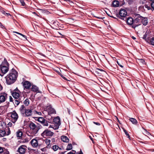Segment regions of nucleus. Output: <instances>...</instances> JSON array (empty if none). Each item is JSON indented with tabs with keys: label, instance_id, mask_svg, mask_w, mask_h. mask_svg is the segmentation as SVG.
I'll use <instances>...</instances> for the list:
<instances>
[{
	"label": "nucleus",
	"instance_id": "69168bd1",
	"mask_svg": "<svg viewBox=\"0 0 154 154\" xmlns=\"http://www.w3.org/2000/svg\"><path fill=\"white\" fill-rule=\"evenodd\" d=\"M3 13V14H4L5 15H6V13L5 11H4L3 12V13Z\"/></svg>",
	"mask_w": 154,
	"mask_h": 154
},
{
	"label": "nucleus",
	"instance_id": "79ce46f5",
	"mask_svg": "<svg viewBox=\"0 0 154 154\" xmlns=\"http://www.w3.org/2000/svg\"><path fill=\"white\" fill-rule=\"evenodd\" d=\"M108 122V124H109V125L110 126H112V125H111V124H110V123H112V121L111 120H109V121Z\"/></svg>",
	"mask_w": 154,
	"mask_h": 154
},
{
	"label": "nucleus",
	"instance_id": "4be33fe9",
	"mask_svg": "<svg viewBox=\"0 0 154 154\" xmlns=\"http://www.w3.org/2000/svg\"><path fill=\"white\" fill-rule=\"evenodd\" d=\"M22 132L20 130H18L16 132L17 136L18 137H19L20 138H21V137H22Z\"/></svg>",
	"mask_w": 154,
	"mask_h": 154
},
{
	"label": "nucleus",
	"instance_id": "864d4df0",
	"mask_svg": "<svg viewBox=\"0 0 154 154\" xmlns=\"http://www.w3.org/2000/svg\"><path fill=\"white\" fill-rule=\"evenodd\" d=\"M49 112V113H54L55 112V110H54L53 109L52 112Z\"/></svg>",
	"mask_w": 154,
	"mask_h": 154
},
{
	"label": "nucleus",
	"instance_id": "39448f33",
	"mask_svg": "<svg viewBox=\"0 0 154 154\" xmlns=\"http://www.w3.org/2000/svg\"><path fill=\"white\" fill-rule=\"evenodd\" d=\"M54 134V133L48 129L45 130L42 134V136L44 137H46L52 136Z\"/></svg>",
	"mask_w": 154,
	"mask_h": 154
},
{
	"label": "nucleus",
	"instance_id": "f8f14e48",
	"mask_svg": "<svg viewBox=\"0 0 154 154\" xmlns=\"http://www.w3.org/2000/svg\"><path fill=\"white\" fill-rule=\"evenodd\" d=\"M127 23L129 25H131L133 24L134 25V20L131 17H129L127 18Z\"/></svg>",
	"mask_w": 154,
	"mask_h": 154
},
{
	"label": "nucleus",
	"instance_id": "20e7f679",
	"mask_svg": "<svg viewBox=\"0 0 154 154\" xmlns=\"http://www.w3.org/2000/svg\"><path fill=\"white\" fill-rule=\"evenodd\" d=\"M11 115V116L12 118V121L13 123H14L17 120L18 116L17 113L15 111L9 113Z\"/></svg>",
	"mask_w": 154,
	"mask_h": 154
},
{
	"label": "nucleus",
	"instance_id": "f03ea898",
	"mask_svg": "<svg viewBox=\"0 0 154 154\" xmlns=\"http://www.w3.org/2000/svg\"><path fill=\"white\" fill-rule=\"evenodd\" d=\"M29 126L30 128V130L32 132L31 134L32 135H35L40 129V128L39 126L36 125L32 122H30Z\"/></svg>",
	"mask_w": 154,
	"mask_h": 154
},
{
	"label": "nucleus",
	"instance_id": "0e129e2a",
	"mask_svg": "<svg viewBox=\"0 0 154 154\" xmlns=\"http://www.w3.org/2000/svg\"><path fill=\"white\" fill-rule=\"evenodd\" d=\"M123 129L124 131L125 132H125H127L123 128Z\"/></svg>",
	"mask_w": 154,
	"mask_h": 154
},
{
	"label": "nucleus",
	"instance_id": "052dcab7",
	"mask_svg": "<svg viewBox=\"0 0 154 154\" xmlns=\"http://www.w3.org/2000/svg\"><path fill=\"white\" fill-rule=\"evenodd\" d=\"M150 150L151 151L154 152V149H151Z\"/></svg>",
	"mask_w": 154,
	"mask_h": 154
},
{
	"label": "nucleus",
	"instance_id": "a878e982",
	"mask_svg": "<svg viewBox=\"0 0 154 154\" xmlns=\"http://www.w3.org/2000/svg\"><path fill=\"white\" fill-rule=\"evenodd\" d=\"M142 128L144 130V131L143 132V134H144L147 136H148L151 135V134L149 132H148L147 131H146V130L143 127Z\"/></svg>",
	"mask_w": 154,
	"mask_h": 154
},
{
	"label": "nucleus",
	"instance_id": "4d7b16f0",
	"mask_svg": "<svg viewBox=\"0 0 154 154\" xmlns=\"http://www.w3.org/2000/svg\"><path fill=\"white\" fill-rule=\"evenodd\" d=\"M66 152H63L60 153V154H65V153Z\"/></svg>",
	"mask_w": 154,
	"mask_h": 154
},
{
	"label": "nucleus",
	"instance_id": "473e14b6",
	"mask_svg": "<svg viewBox=\"0 0 154 154\" xmlns=\"http://www.w3.org/2000/svg\"><path fill=\"white\" fill-rule=\"evenodd\" d=\"M42 124H43V125L45 126H48V121L45 120H44Z\"/></svg>",
	"mask_w": 154,
	"mask_h": 154
},
{
	"label": "nucleus",
	"instance_id": "c756f323",
	"mask_svg": "<svg viewBox=\"0 0 154 154\" xmlns=\"http://www.w3.org/2000/svg\"><path fill=\"white\" fill-rule=\"evenodd\" d=\"M72 149V146L71 144H69L66 147V149L67 150H70Z\"/></svg>",
	"mask_w": 154,
	"mask_h": 154
},
{
	"label": "nucleus",
	"instance_id": "9b49d317",
	"mask_svg": "<svg viewBox=\"0 0 154 154\" xmlns=\"http://www.w3.org/2000/svg\"><path fill=\"white\" fill-rule=\"evenodd\" d=\"M1 70L2 72L4 74L6 73L8 70V66L2 65L0 66Z\"/></svg>",
	"mask_w": 154,
	"mask_h": 154
},
{
	"label": "nucleus",
	"instance_id": "774afa93",
	"mask_svg": "<svg viewBox=\"0 0 154 154\" xmlns=\"http://www.w3.org/2000/svg\"><path fill=\"white\" fill-rule=\"evenodd\" d=\"M3 108V106L0 107V109H2Z\"/></svg>",
	"mask_w": 154,
	"mask_h": 154
},
{
	"label": "nucleus",
	"instance_id": "f704fd0d",
	"mask_svg": "<svg viewBox=\"0 0 154 154\" xmlns=\"http://www.w3.org/2000/svg\"><path fill=\"white\" fill-rule=\"evenodd\" d=\"M45 142L48 146H49L50 144L51 140H50L47 139L45 140Z\"/></svg>",
	"mask_w": 154,
	"mask_h": 154
},
{
	"label": "nucleus",
	"instance_id": "4468645a",
	"mask_svg": "<svg viewBox=\"0 0 154 154\" xmlns=\"http://www.w3.org/2000/svg\"><path fill=\"white\" fill-rule=\"evenodd\" d=\"M127 14L126 11L124 9H121L119 11V15L121 17H125Z\"/></svg>",
	"mask_w": 154,
	"mask_h": 154
},
{
	"label": "nucleus",
	"instance_id": "603ef678",
	"mask_svg": "<svg viewBox=\"0 0 154 154\" xmlns=\"http://www.w3.org/2000/svg\"><path fill=\"white\" fill-rule=\"evenodd\" d=\"M117 63L118 64V65L120 66V67H123V66L121 65L120 63H119L118 61L117 62Z\"/></svg>",
	"mask_w": 154,
	"mask_h": 154
},
{
	"label": "nucleus",
	"instance_id": "f3484780",
	"mask_svg": "<svg viewBox=\"0 0 154 154\" xmlns=\"http://www.w3.org/2000/svg\"><path fill=\"white\" fill-rule=\"evenodd\" d=\"M26 109L23 105H22L19 109V110L20 112L24 115Z\"/></svg>",
	"mask_w": 154,
	"mask_h": 154
},
{
	"label": "nucleus",
	"instance_id": "0eeeda50",
	"mask_svg": "<svg viewBox=\"0 0 154 154\" xmlns=\"http://www.w3.org/2000/svg\"><path fill=\"white\" fill-rule=\"evenodd\" d=\"M34 109H26L24 113V115L26 116H32L33 114Z\"/></svg>",
	"mask_w": 154,
	"mask_h": 154
},
{
	"label": "nucleus",
	"instance_id": "5701e85b",
	"mask_svg": "<svg viewBox=\"0 0 154 154\" xmlns=\"http://www.w3.org/2000/svg\"><path fill=\"white\" fill-rule=\"evenodd\" d=\"M130 121L131 122L134 124H136L137 122V120L134 118H130L129 119Z\"/></svg>",
	"mask_w": 154,
	"mask_h": 154
},
{
	"label": "nucleus",
	"instance_id": "8fccbe9b",
	"mask_svg": "<svg viewBox=\"0 0 154 154\" xmlns=\"http://www.w3.org/2000/svg\"><path fill=\"white\" fill-rule=\"evenodd\" d=\"M76 154H83V153L82 151H81L80 152H77Z\"/></svg>",
	"mask_w": 154,
	"mask_h": 154
},
{
	"label": "nucleus",
	"instance_id": "2f4dec72",
	"mask_svg": "<svg viewBox=\"0 0 154 154\" xmlns=\"http://www.w3.org/2000/svg\"><path fill=\"white\" fill-rule=\"evenodd\" d=\"M14 32L16 33L17 34H18L20 35H21V36H22L25 39H26V36L20 33L17 32Z\"/></svg>",
	"mask_w": 154,
	"mask_h": 154
},
{
	"label": "nucleus",
	"instance_id": "cd10ccee",
	"mask_svg": "<svg viewBox=\"0 0 154 154\" xmlns=\"http://www.w3.org/2000/svg\"><path fill=\"white\" fill-rule=\"evenodd\" d=\"M37 118V120L40 122H41V123H42L44 120H45L43 118L39 117L38 118Z\"/></svg>",
	"mask_w": 154,
	"mask_h": 154
},
{
	"label": "nucleus",
	"instance_id": "b1692460",
	"mask_svg": "<svg viewBox=\"0 0 154 154\" xmlns=\"http://www.w3.org/2000/svg\"><path fill=\"white\" fill-rule=\"evenodd\" d=\"M112 5L114 7H117L119 5V2L118 1H115L113 2Z\"/></svg>",
	"mask_w": 154,
	"mask_h": 154
},
{
	"label": "nucleus",
	"instance_id": "ea45409f",
	"mask_svg": "<svg viewBox=\"0 0 154 154\" xmlns=\"http://www.w3.org/2000/svg\"><path fill=\"white\" fill-rule=\"evenodd\" d=\"M4 151V150H3V148L2 147H0V154H1Z\"/></svg>",
	"mask_w": 154,
	"mask_h": 154
},
{
	"label": "nucleus",
	"instance_id": "2eb2a0df",
	"mask_svg": "<svg viewBox=\"0 0 154 154\" xmlns=\"http://www.w3.org/2000/svg\"><path fill=\"white\" fill-rule=\"evenodd\" d=\"M31 89L34 92L40 93H42L41 91L38 90V88L36 86L34 85H32Z\"/></svg>",
	"mask_w": 154,
	"mask_h": 154
},
{
	"label": "nucleus",
	"instance_id": "13d9d810",
	"mask_svg": "<svg viewBox=\"0 0 154 154\" xmlns=\"http://www.w3.org/2000/svg\"><path fill=\"white\" fill-rule=\"evenodd\" d=\"M132 39H134V40L136 39V38L134 37L133 36H132Z\"/></svg>",
	"mask_w": 154,
	"mask_h": 154
},
{
	"label": "nucleus",
	"instance_id": "c85d7f7f",
	"mask_svg": "<svg viewBox=\"0 0 154 154\" xmlns=\"http://www.w3.org/2000/svg\"><path fill=\"white\" fill-rule=\"evenodd\" d=\"M33 114L36 115L40 116L42 115V113L40 112H38L34 110Z\"/></svg>",
	"mask_w": 154,
	"mask_h": 154
},
{
	"label": "nucleus",
	"instance_id": "338daca9",
	"mask_svg": "<svg viewBox=\"0 0 154 154\" xmlns=\"http://www.w3.org/2000/svg\"><path fill=\"white\" fill-rule=\"evenodd\" d=\"M54 128V127H52L51 126V125H50V126L49 127V128Z\"/></svg>",
	"mask_w": 154,
	"mask_h": 154
},
{
	"label": "nucleus",
	"instance_id": "e433bc0d",
	"mask_svg": "<svg viewBox=\"0 0 154 154\" xmlns=\"http://www.w3.org/2000/svg\"><path fill=\"white\" fill-rule=\"evenodd\" d=\"M150 5L152 8L154 10V1H152Z\"/></svg>",
	"mask_w": 154,
	"mask_h": 154
},
{
	"label": "nucleus",
	"instance_id": "3c124183",
	"mask_svg": "<svg viewBox=\"0 0 154 154\" xmlns=\"http://www.w3.org/2000/svg\"><path fill=\"white\" fill-rule=\"evenodd\" d=\"M0 26L2 28H3L4 27V26L2 25V23L0 22Z\"/></svg>",
	"mask_w": 154,
	"mask_h": 154
},
{
	"label": "nucleus",
	"instance_id": "49530a36",
	"mask_svg": "<svg viewBox=\"0 0 154 154\" xmlns=\"http://www.w3.org/2000/svg\"><path fill=\"white\" fill-rule=\"evenodd\" d=\"M95 17H97V18L98 19H103L104 18V17H97V16H95Z\"/></svg>",
	"mask_w": 154,
	"mask_h": 154
},
{
	"label": "nucleus",
	"instance_id": "412c9836",
	"mask_svg": "<svg viewBox=\"0 0 154 154\" xmlns=\"http://www.w3.org/2000/svg\"><path fill=\"white\" fill-rule=\"evenodd\" d=\"M6 134V132L4 130L0 129V137H3Z\"/></svg>",
	"mask_w": 154,
	"mask_h": 154
},
{
	"label": "nucleus",
	"instance_id": "4c0bfd02",
	"mask_svg": "<svg viewBox=\"0 0 154 154\" xmlns=\"http://www.w3.org/2000/svg\"><path fill=\"white\" fill-rule=\"evenodd\" d=\"M58 72V73L59 74L61 77L64 79L66 80H68L64 76H63L60 72Z\"/></svg>",
	"mask_w": 154,
	"mask_h": 154
},
{
	"label": "nucleus",
	"instance_id": "680f3d73",
	"mask_svg": "<svg viewBox=\"0 0 154 154\" xmlns=\"http://www.w3.org/2000/svg\"><path fill=\"white\" fill-rule=\"evenodd\" d=\"M6 15H7V16H8V15H10V14L8 13H6Z\"/></svg>",
	"mask_w": 154,
	"mask_h": 154
},
{
	"label": "nucleus",
	"instance_id": "423d86ee",
	"mask_svg": "<svg viewBox=\"0 0 154 154\" xmlns=\"http://www.w3.org/2000/svg\"><path fill=\"white\" fill-rule=\"evenodd\" d=\"M53 121L54 123L56 124L55 126L56 127L55 128H54V129H58L60 124V118L58 117H57L54 119Z\"/></svg>",
	"mask_w": 154,
	"mask_h": 154
},
{
	"label": "nucleus",
	"instance_id": "37998d69",
	"mask_svg": "<svg viewBox=\"0 0 154 154\" xmlns=\"http://www.w3.org/2000/svg\"><path fill=\"white\" fill-rule=\"evenodd\" d=\"M125 134L127 136H128V137L129 139H130V136H129V134H128V133L127 132H125Z\"/></svg>",
	"mask_w": 154,
	"mask_h": 154
},
{
	"label": "nucleus",
	"instance_id": "ddd939ff",
	"mask_svg": "<svg viewBox=\"0 0 154 154\" xmlns=\"http://www.w3.org/2000/svg\"><path fill=\"white\" fill-rule=\"evenodd\" d=\"M137 62L140 65L142 66H143L146 64L144 60L142 59H138L137 60Z\"/></svg>",
	"mask_w": 154,
	"mask_h": 154
},
{
	"label": "nucleus",
	"instance_id": "6ab92c4d",
	"mask_svg": "<svg viewBox=\"0 0 154 154\" xmlns=\"http://www.w3.org/2000/svg\"><path fill=\"white\" fill-rule=\"evenodd\" d=\"M12 95L15 99H18L20 97V94L18 92H14L12 94Z\"/></svg>",
	"mask_w": 154,
	"mask_h": 154
},
{
	"label": "nucleus",
	"instance_id": "e2e57ef3",
	"mask_svg": "<svg viewBox=\"0 0 154 154\" xmlns=\"http://www.w3.org/2000/svg\"><path fill=\"white\" fill-rule=\"evenodd\" d=\"M108 15L110 17H113V18H115V17H113V16H110L109 15V14H108Z\"/></svg>",
	"mask_w": 154,
	"mask_h": 154
},
{
	"label": "nucleus",
	"instance_id": "58836bf2",
	"mask_svg": "<svg viewBox=\"0 0 154 154\" xmlns=\"http://www.w3.org/2000/svg\"><path fill=\"white\" fill-rule=\"evenodd\" d=\"M20 1L21 3V4L23 6H24L25 5V3L23 0H20Z\"/></svg>",
	"mask_w": 154,
	"mask_h": 154
},
{
	"label": "nucleus",
	"instance_id": "a211bd4d",
	"mask_svg": "<svg viewBox=\"0 0 154 154\" xmlns=\"http://www.w3.org/2000/svg\"><path fill=\"white\" fill-rule=\"evenodd\" d=\"M61 139L62 141L64 142L68 143L69 141L68 138L65 136H61Z\"/></svg>",
	"mask_w": 154,
	"mask_h": 154
},
{
	"label": "nucleus",
	"instance_id": "a18cd8bd",
	"mask_svg": "<svg viewBox=\"0 0 154 154\" xmlns=\"http://www.w3.org/2000/svg\"><path fill=\"white\" fill-rule=\"evenodd\" d=\"M8 127H11L12 125V124L11 122H9L8 124Z\"/></svg>",
	"mask_w": 154,
	"mask_h": 154
},
{
	"label": "nucleus",
	"instance_id": "393cba45",
	"mask_svg": "<svg viewBox=\"0 0 154 154\" xmlns=\"http://www.w3.org/2000/svg\"><path fill=\"white\" fill-rule=\"evenodd\" d=\"M33 135H32V134L30 135H29V138H26L23 141L25 142H29L30 140L31 139V138L33 137Z\"/></svg>",
	"mask_w": 154,
	"mask_h": 154
},
{
	"label": "nucleus",
	"instance_id": "c9c22d12",
	"mask_svg": "<svg viewBox=\"0 0 154 154\" xmlns=\"http://www.w3.org/2000/svg\"><path fill=\"white\" fill-rule=\"evenodd\" d=\"M150 43L152 45H154V37L152 38L150 41Z\"/></svg>",
	"mask_w": 154,
	"mask_h": 154
},
{
	"label": "nucleus",
	"instance_id": "1a4fd4ad",
	"mask_svg": "<svg viewBox=\"0 0 154 154\" xmlns=\"http://www.w3.org/2000/svg\"><path fill=\"white\" fill-rule=\"evenodd\" d=\"M7 98V94L5 93L0 94V103L4 102Z\"/></svg>",
	"mask_w": 154,
	"mask_h": 154
},
{
	"label": "nucleus",
	"instance_id": "c03bdc74",
	"mask_svg": "<svg viewBox=\"0 0 154 154\" xmlns=\"http://www.w3.org/2000/svg\"><path fill=\"white\" fill-rule=\"evenodd\" d=\"M146 33H147V32H146L145 34V35H143V38L144 39H146Z\"/></svg>",
	"mask_w": 154,
	"mask_h": 154
},
{
	"label": "nucleus",
	"instance_id": "72a5a7b5",
	"mask_svg": "<svg viewBox=\"0 0 154 154\" xmlns=\"http://www.w3.org/2000/svg\"><path fill=\"white\" fill-rule=\"evenodd\" d=\"M58 146L56 145L52 146V149L54 151H56L58 149Z\"/></svg>",
	"mask_w": 154,
	"mask_h": 154
},
{
	"label": "nucleus",
	"instance_id": "09e8293b",
	"mask_svg": "<svg viewBox=\"0 0 154 154\" xmlns=\"http://www.w3.org/2000/svg\"><path fill=\"white\" fill-rule=\"evenodd\" d=\"M93 123L95 124L96 125H100V124L99 123H98V122H93Z\"/></svg>",
	"mask_w": 154,
	"mask_h": 154
},
{
	"label": "nucleus",
	"instance_id": "bf43d9fd",
	"mask_svg": "<svg viewBox=\"0 0 154 154\" xmlns=\"http://www.w3.org/2000/svg\"><path fill=\"white\" fill-rule=\"evenodd\" d=\"M97 70H100V71H103V70H101V69H97Z\"/></svg>",
	"mask_w": 154,
	"mask_h": 154
},
{
	"label": "nucleus",
	"instance_id": "dca6fc26",
	"mask_svg": "<svg viewBox=\"0 0 154 154\" xmlns=\"http://www.w3.org/2000/svg\"><path fill=\"white\" fill-rule=\"evenodd\" d=\"M31 145L33 147H36L38 145L37 141L35 139H32L30 142Z\"/></svg>",
	"mask_w": 154,
	"mask_h": 154
},
{
	"label": "nucleus",
	"instance_id": "9d476101",
	"mask_svg": "<svg viewBox=\"0 0 154 154\" xmlns=\"http://www.w3.org/2000/svg\"><path fill=\"white\" fill-rule=\"evenodd\" d=\"M26 148V146L24 145H22L18 148V151L20 153L23 154L25 152Z\"/></svg>",
	"mask_w": 154,
	"mask_h": 154
},
{
	"label": "nucleus",
	"instance_id": "6e6d98bb",
	"mask_svg": "<svg viewBox=\"0 0 154 154\" xmlns=\"http://www.w3.org/2000/svg\"><path fill=\"white\" fill-rule=\"evenodd\" d=\"M74 152H70L69 153H68V154H74Z\"/></svg>",
	"mask_w": 154,
	"mask_h": 154
},
{
	"label": "nucleus",
	"instance_id": "6e6552de",
	"mask_svg": "<svg viewBox=\"0 0 154 154\" xmlns=\"http://www.w3.org/2000/svg\"><path fill=\"white\" fill-rule=\"evenodd\" d=\"M22 83L23 84L24 89H29L30 88L31 85L30 82L27 81H25L23 82H22Z\"/></svg>",
	"mask_w": 154,
	"mask_h": 154
},
{
	"label": "nucleus",
	"instance_id": "de8ad7c7",
	"mask_svg": "<svg viewBox=\"0 0 154 154\" xmlns=\"http://www.w3.org/2000/svg\"><path fill=\"white\" fill-rule=\"evenodd\" d=\"M145 7L146 8H147L148 10H149L150 9V8L147 5H145Z\"/></svg>",
	"mask_w": 154,
	"mask_h": 154
},
{
	"label": "nucleus",
	"instance_id": "bb28decb",
	"mask_svg": "<svg viewBox=\"0 0 154 154\" xmlns=\"http://www.w3.org/2000/svg\"><path fill=\"white\" fill-rule=\"evenodd\" d=\"M13 103L15 105L17 106L19 104L20 101L19 100V99L18 100L14 99L13 100Z\"/></svg>",
	"mask_w": 154,
	"mask_h": 154
},
{
	"label": "nucleus",
	"instance_id": "a19ab883",
	"mask_svg": "<svg viewBox=\"0 0 154 154\" xmlns=\"http://www.w3.org/2000/svg\"><path fill=\"white\" fill-rule=\"evenodd\" d=\"M8 131L7 133H6V134L7 135H9L10 133V131L9 128H8Z\"/></svg>",
	"mask_w": 154,
	"mask_h": 154
},
{
	"label": "nucleus",
	"instance_id": "aec40b11",
	"mask_svg": "<svg viewBox=\"0 0 154 154\" xmlns=\"http://www.w3.org/2000/svg\"><path fill=\"white\" fill-rule=\"evenodd\" d=\"M141 23L144 25H146L148 23V20L147 18L146 17H143Z\"/></svg>",
	"mask_w": 154,
	"mask_h": 154
},
{
	"label": "nucleus",
	"instance_id": "7ed1b4c3",
	"mask_svg": "<svg viewBox=\"0 0 154 154\" xmlns=\"http://www.w3.org/2000/svg\"><path fill=\"white\" fill-rule=\"evenodd\" d=\"M135 17L134 20V25L132 26V27L133 28H135L137 26L141 24L142 20L143 18V17L139 14H137Z\"/></svg>",
	"mask_w": 154,
	"mask_h": 154
},
{
	"label": "nucleus",
	"instance_id": "7c9ffc66",
	"mask_svg": "<svg viewBox=\"0 0 154 154\" xmlns=\"http://www.w3.org/2000/svg\"><path fill=\"white\" fill-rule=\"evenodd\" d=\"M24 103L26 106H28L29 104V100L28 99H26L24 101Z\"/></svg>",
	"mask_w": 154,
	"mask_h": 154
},
{
	"label": "nucleus",
	"instance_id": "5fc2aeb1",
	"mask_svg": "<svg viewBox=\"0 0 154 154\" xmlns=\"http://www.w3.org/2000/svg\"><path fill=\"white\" fill-rule=\"evenodd\" d=\"M12 99H13L10 96V102L13 101V100H12Z\"/></svg>",
	"mask_w": 154,
	"mask_h": 154
},
{
	"label": "nucleus",
	"instance_id": "f257e3e1",
	"mask_svg": "<svg viewBox=\"0 0 154 154\" xmlns=\"http://www.w3.org/2000/svg\"><path fill=\"white\" fill-rule=\"evenodd\" d=\"M17 76V72L14 69H12L5 78L7 84L10 85L14 83L16 81Z\"/></svg>",
	"mask_w": 154,
	"mask_h": 154
}]
</instances>
